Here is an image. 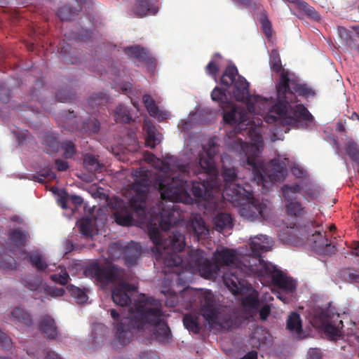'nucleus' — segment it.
<instances>
[{
	"label": "nucleus",
	"instance_id": "obj_48",
	"mask_svg": "<svg viewBox=\"0 0 359 359\" xmlns=\"http://www.w3.org/2000/svg\"><path fill=\"white\" fill-rule=\"evenodd\" d=\"M269 64L271 69L276 73L282 71V63L278 53L273 50L270 54Z\"/></svg>",
	"mask_w": 359,
	"mask_h": 359
},
{
	"label": "nucleus",
	"instance_id": "obj_63",
	"mask_svg": "<svg viewBox=\"0 0 359 359\" xmlns=\"http://www.w3.org/2000/svg\"><path fill=\"white\" fill-rule=\"evenodd\" d=\"M260 319L262 320H266L271 313V307L269 305L266 304L261 308L259 311Z\"/></svg>",
	"mask_w": 359,
	"mask_h": 359
},
{
	"label": "nucleus",
	"instance_id": "obj_31",
	"mask_svg": "<svg viewBox=\"0 0 359 359\" xmlns=\"http://www.w3.org/2000/svg\"><path fill=\"white\" fill-rule=\"evenodd\" d=\"M9 238L15 246H25L29 239V234L27 231L16 229L10 233Z\"/></svg>",
	"mask_w": 359,
	"mask_h": 359
},
{
	"label": "nucleus",
	"instance_id": "obj_44",
	"mask_svg": "<svg viewBox=\"0 0 359 359\" xmlns=\"http://www.w3.org/2000/svg\"><path fill=\"white\" fill-rule=\"evenodd\" d=\"M338 34L339 37L344 41L346 45L351 49L355 46V43L352 37V32L344 27H338Z\"/></svg>",
	"mask_w": 359,
	"mask_h": 359
},
{
	"label": "nucleus",
	"instance_id": "obj_13",
	"mask_svg": "<svg viewBox=\"0 0 359 359\" xmlns=\"http://www.w3.org/2000/svg\"><path fill=\"white\" fill-rule=\"evenodd\" d=\"M315 316L319 320L325 333L330 337L340 336L343 322L339 320V315H330L328 309H320L316 311Z\"/></svg>",
	"mask_w": 359,
	"mask_h": 359
},
{
	"label": "nucleus",
	"instance_id": "obj_38",
	"mask_svg": "<svg viewBox=\"0 0 359 359\" xmlns=\"http://www.w3.org/2000/svg\"><path fill=\"white\" fill-rule=\"evenodd\" d=\"M123 248L124 243H122L120 241H116L110 244L107 250L109 258L112 260H116L122 257Z\"/></svg>",
	"mask_w": 359,
	"mask_h": 359
},
{
	"label": "nucleus",
	"instance_id": "obj_45",
	"mask_svg": "<svg viewBox=\"0 0 359 359\" xmlns=\"http://www.w3.org/2000/svg\"><path fill=\"white\" fill-rule=\"evenodd\" d=\"M95 208V205L88 207L86 204L83 207L86 215L81 218V221H78L76 224H92L93 220L96 219L94 215Z\"/></svg>",
	"mask_w": 359,
	"mask_h": 359
},
{
	"label": "nucleus",
	"instance_id": "obj_62",
	"mask_svg": "<svg viewBox=\"0 0 359 359\" xmlns=\"http://www.w3.org/2000/svg\"><path fill=\"white\" fill-rule=\"evenodd\" d=\"M234 2L238 3L246 8H259L262 7V5L260 3L252 2V0H233Z\"/></svg>",
	"mask_w": 359,
	"mask_h": 359
},
{
	"label": "nucleus",
	"instance_id": "obj_20",
	"mask_svg": "<svg viewBox=\"0 0 359 359\" xmlns=\"http://www.w3.org/2000/svg\"><path fill=\"white\" fill-rule=\"evenodd\" d=\"M133 189L135 194L131 198V205L135 209L144 212L145 201L147 197V187L142 184H135Z\"/></svg>",
	"mask_w": 359,
	"mask_h": 359
},
{
	"label": "nucleus",
	"instance_id": "obj_25",
	"mask_svg": "<svg viewBox=\"0 0 359 359\" xmlns=\"http://www.w3.org/2000/svg\"><path fill=\"white\" fill-rule=\"evenodd\" d=\"M286 327L290 332L298 336L302 334V320L298 313L292 312L289 315L286 322Z\"/></svg>",
	"mask_w": 359,
	"mask_h": 359
},
{
	"label": "nucleus",
	"instance_id": "obj_27",
	"mask_svg": "<svg viewBox=\"0 0 359 359\" xmlns=\"http://www.w3.org/2000/svg\"><path fill=\"white\" fill-rule=\"evenodd\" d=\"M44 151L48 154L56 153L60 147L57 137L52 133H46L43 137Z\"/></svg>",
	"mask_w": 359,
	"mask_h": 359
},
{
	"label": "nucleus",
	"instance_id": "obj_54",
	"mask_svg": "<svg viewBox=\"0 0 359 359\" xmlns=\"http://www.w3.org/2000/svg\"><path fill=\"white\" fill-rule=\"evenodd\" d=\"M57 101L61 102H70L74 99V94L69 89L65 88L56 93Z\"/></svg>",
	"mask_w": 359,
	"mask_h": 359
},
{
	"label": "nucleus",
	"instance_id": "obj_43",
	"mask_svg": "<svg viewBox=\"0 0 359 359\" xmlns=\"http://www.w3.org/2000/svg\"><path fill=\"white\" fill-rule=\"evenodd\" d=\"M70 294L74 297L78 304H83L88 300V296L85 291L78 287L70 285L67 287Z\"/></svg>",
	"mask_w": 359,
	"mask_h": 359
},
{
	"label": "nucleus",
	"instance_id": "obj_26",
	"mask_svg": "<svg viewBox=\"0 0 359 359\" xmlns=\"http://www.w3.org/2000/svg\"><path fill=\"white\" fill-rule=\"evenodd\" d=\"M199 316L196 313H189L184 316L183 324L184 327L194 334H198L201 331V325L198 322Z\"/></svg>",
	"mask_w": 359,
	"mask_h": 359
},
{
	"label": "nucleus",
	"instance_id": "obj_3",
	"mask_svg": "<svg viewBox=\"0 0 359 359\" xmlns=\"http://www.w3.org/2000/svg\"><path fill=\"white\" fill-rule=\"evenodd\" d=\"M277 102L269 108L264 121L269 124L277 123L283 127L280 131L287 133L290 127H306L311 124L313 117L302 104L294 107L290 103L297 102V95L303 97L314 96V90L306 84L299 83L297 79H290L289 73L283 70L276 85Z\"/></svg>",
	"mask_w": 359,
	"mask_h": 359
},
{
	"label": "nucleus",
	"instance_id": "obj_51",
	"mask_svg": "<svg viewBox=\"0 0 359 359\" xmlns=\"http://www.w3.org/2000/svg\"><path fill=\"white\" fill-rule=\"evenodd\" d=\"M61 148L64 151L63 156L65 158H72L76 151V146L72 141L62 142L61 144Z\"/></svg>",
	"mask_w": 359,
	"mask_h": 359
},
{
	"label": "nucleus",
	"instance_id": "obj_22",
	"mask_svg": "<svg viewBox=\"0 0 359 359\" xmlns=\"http://www.w3.org/2000/svg\"><path fill=\"white\" fill-rule=\"evenodd\" d=\"M216 261L221 265L230 266V265H236L238 262H241L243 264L241 260H238V258L234 250L224 248L221 251L218 252L216 255Z\"/></svg>",
	"mask_w": 359,
	"mask_h": 359
},
{
	"label": "nucleus",
	"instance_id": "obj_37",
	"mask_svg": "<svg viewBox=\"0 0 359 359\" xmlns=\"http://www.w3.org/2000/svg\"><path fill=\"white\" fill-rule=\"evenodd\" d=\"M152 4L150 0H139L133 8V12L138 17L144 16L151 10Z\"/></svg>",
	"mask_w": 359,
	"mask_h": 359
},
{
	"label": "nucleus",
	"instance_id": "obj_36",
	"mask_svg": "<svg viewBox=\"0 0 359 359\" xmlns=\"http://www.w3.org/2000/svg\"><path fill=\"white\" fill-rule=\"evenodd\" d=\"M297 9L303 11L308 18L315 20L320 19L318 13L316 11L313 7L311 6L309 4L301 0H294Z\"/></svg>",
	"mask_w": 359,
	"mask_h": 359
},
{
	"label": "nucleus",
	"instance_id": "obj_47",
	"mask_svg": "<svg viewBox=\"0 0 359 359\" xmlns=\"http://www.w3.org/2000/svg\"><path fill=\"white\" fill-rule=\"evenodd\" d=\"M35 181L43 183L46 179L53 180L56 179L55 173L52 170L51 168L46 167L38 172L37 176H34Z\"/></svg>",
	"mask_w": 359,
	"mask_h": 359
},
{
	"label": "nucleus",
	"instance_id": "obj_16",
	"mask_svg": "<svg viewBox=\"0 0 359 359\" xmlns=\"http://www.w3.org/2000/svg\"><path fill=\"white\" fill-rule=\"evenodd\" d=\"M201 251L192 252L190 255L191 262L198 267L203 276L206 278H210L217 273L218 267L209 259L205 258Z\"/></svg>",
	"mask_w": 359,
	"mask_h": 359
},
{
	"label": "nucleus",
	"instance_id": "obj_6",
	"mask_svg": "<svg viewBox=\"0 0 359 359\" xmlns=\"http://www.w3.org/2000/svg\"><path fill=\"white\" fill-rule=\"evenodd\" d=\"M320 226H285L280 231L279 239L284 243L299 246L306 242L313 244L314 250L320 254L330 255L336 250L335 245L329 241L330 234L334 231L336 226H327L328 231L322 232L316 229Z\"/></svg>",
	"mask_w": 359,
	"mask_h": 359
},
{
	"label": "nucleus",
	"instance_id": "obj_8",
	"mask_svg": "<svg viewBox=\"0 0 359 359\" xmlns=\"http://www.w3.org/2000/svg\"><path fill=\"white\" fill-rule=\"evenodd\" d=\"M226 201L235 206H239V214L249 222L259 217L265 219L266 205L253 197L252 192L246 190L238 184H231L224 191Z\"/></svg>",
	"mask_w": 359,
	"mask_h": 359
},
{
	"label": "nucleus",
	"instance_id": "obj_35",
	"mask_svg": "<svg viewBox=\"0 0 359 359\" xmlns=\"http://www.w3.org/2000/svg\"><path fill=\"white\" fill-rule=\"evenodd\" d=\"M261 239L259 238H257L255 240H252L250 243V249L252 255H245L242 257V262L243 263V258L245 257H261V254L262 252H266L269 250V247L265 245H263L259 243Z\"/></svg>",
	"mask_w": 359,
	"mask_h": 359
},
{
	"label": "nucleus",
	"instance_id": "obj_14",
	"mask_svg": "<svg viewBox=\"0 0 359 359\" xmlns=\"http://www.w3.org/2000/svg\"><path fill=\"white\" fill-rule=\"evenodd\" d=\"M243 266L247 273L257 274L260 276H273L280 271L271 263L266 262L262 257L243 258Z\"/></svg>",
	"mask_w": 359,
	"mask_h": 359
},
{
	"label": "nucleus",
	"instance_id": "obj_12",
	"mask_svg": "<svg viewBox=\"0 0 359 359\" xmlns=\"http://www.w3.org/2000/svg\"><path fill=\"white\" fill-rule=\"evenodd\" d=\"M222 175L225 181V184L222 193H221L220 189H219V184H217V191H214L212 193V195L214 196L213 197L215 198V200L217 201L218 205L217 208H208V206L205 205L206 201L205 198H195L196 200L198 201L199 203H202L204 208L207 211L215 212L217 211L219 209H220V208L222 207L223 205V201H222V198L226 200V196H224V191L226 188L231 185V184H236L235 181L237 179V174L235 168H228L224 166L222 170ZM217 183L219 182H217Z\"/></svg>",
	"mask_w": 359,
	"mask_h": 359
},
{
	"label": "nucleus",
	"instance_id": "obj_29",
	"mask_svg": "<svg viewBox=\"0 0 359 359\" xmlns=\"http://www.w3.org/2000/svg\"><path fill=\"white\" fill-rule=\"evenodd\" d=\"M178 252L164 250L163 263L166 267H179L183 263V259L177 254Z\"/></svg>",
	"mask_w": 359,
	"mask_h": 359
},
{
	"label": "nucleus",
	"instance_id": "obj_32",
	"mask_svg": "<svg viewBox=\"0 0 359 359\" xmlns=\"http://www.w3.org/2000/svg\"><path fill=\"white\" fill-rule=\"evenodd\" d=\"M11 315L16 323L26 326H30L32 324V318L30 314L20 308L14 309Z\"/></svg>",
	"mask_w": 359,
	"mask_h": 359
},
{
	"label": "nucleus",
	"instance_id": "obj_4",
	"mask_svg": "<svg viewBox=\"0 0 359 359\" xmlns=\"http://www.w3.org/2000/svg\"><path fill=\"white\" fill-rule=\"evenodd\" d=\"M261 136L257 137L256 143L248 144L241 138L236 137L229 143V147L241 156V164L245 168L252 171L253 180L258 184L266 187L268 183L281 181L287 175L286 164L277 158L272 159L268 167L259 159L260 147H262Z\"/></svg>",
	"mask_w": 359,
	"mask_h": 359
},
{
	"label": "nucleus",
	"instance_id": "obj_61",
	"mask_svg": "<svg viewBox=\"0 0 359 359\" xmlns=\"http://www.w3.org/2000/svg\"><path fill=\"white\" fill-rule=\"evenodd\" d=\"M11 98V90L4 83L0 84V100L3 102H8Z\"/></svg>",
	"mask_w": 359,
	"mask_h": 359
},
{
	"label": "nucleus",
	"instance_id": "obj_56",
	"mask_svg": "<svg viewBox=\"0 0 359 359\" xmlns=\"http://www.w3.org/2000/svg\"><path fill=\"white\" fill-rule=\"evenodd\" d=\"M302 187L300 185L295 184L293 185L285 184L282 187L283 195L285 198H291L290 193L296 194L300 192Z\"/></svg>",
	"mask_w": 359,
	"mask_h": 359
},
{
	"label": "nucleus",
	"instance_id": "obj_7",
	"mask_svg": "<svg viewBox=\"0 0 359 359\" xmlns=\"http://www.w3.org/2000/svg\"><path fill=\"white\" fill-rule=\"evenodd\" d=\"M220 84L226 89L233 86L232 95L238 102L246 104L248 111L252 114H260L259 104L266 108L268 100L259 95H251L250 94V83L243 76L238 74L237 67L234 65H228L224 71Z\"/></svg>",
	"mask_w": 359,
	"mask_h": 359
},
{
	"label": "nucleus",
	"instance_id": "obj_1",
	"mask_svg": "<svg viewBox=\"0 0 359 359\" xmlns=\"http://www.w3.org/2000/svg\"><path fill=\"white\" fill-rule=\"evenodd\" d=\"M218 151V146L213 139H210L203 145V151L199 153L198 162L193 165H178L177 172L172 177L168 183L161 182L160 191L163 200L172 202L189 203L192 202L188 192L189 178L191 172L193 175L204 173L206 178L201 182L193 181L190 191L195 198L205 199V205L208 208H217V201L212 196V193L217 191L218 170L215 162V155Z\"/></svg>",
	"mask_w": 359,
	"mask_h": 359
},
{
	"label": "nucleus",
	"instance_id": "obj_64",
	"mask_svg": "<svg viewBox=\"0 0 359 359\" xmlns=\"http://www.w3.org/2000/svg\"><path fill=\"white\" fill-rule=\"evenodd\" d=\"M322 353L317 348H310L308 351V359H321Z\"/></svg>",
	"mask_w": 359,
	"mask_h": 359
},
{
	"label": "nucleus",
	"instance_id": "obj_23",
	"mask_svg": "<svg viewBox=\"0 0 359 359\" xmlns=\"http://www.w3.org/2000/svg\"><path fill=\"white\" fill-rule=\"evenodd\" d=\"M273 283L278 288L292 293L296 290V283L294 280L284 276L281 271H278L273 276Z\"/></svg>",
	"mask_w": 359,
	"mask_h": 359
},
{
	"label": "nucleus",
	"instance_id": "obj_28",
	"mask_svg": "<svg viewBox=\"0 0 359 359\" xmlns=\"http://www.w3.org/2000/svg\"><path fill=\"white\" fill-rule=\"evenodd\" d=\"M85 168L90 172H101L103 165L100 163L95 156L90 154H86L83 157Z\"/></svg>",
	"mask_w": 359,
	"mask_h": 359
},
{
	"label": "nucleus",
	"instance_id": "obj_5",
	"mask_svg": "<svg viewBox=\"0 0 359 359\" xmlns=\"http://www.w3.org/2000/svg\"><path fill=\"white\" fill-rule=\"evenodd\" d=\"M84 273L87 276L94 278L104 286L118 283L112 289L113 302L122 307L131 304V295L136 287L126 282L128 276L125 269L113 264L100 266L98 263L94 262L86 266Z\"/></svg>",
	"mask_w": 359,
	"mask_h": 359
},
{
	"label": "nucleus",
	"instance_id": "obj_34",
	"mask_svg": "<svg viewBox=\"0 0 359 359\" xmlns=\"http://www.w3.org/2000/svg\"><path fill=\"white\" fill-rule=\"evenodd\" d=\"M23 285L31 291H41L42 290V280L38 276H27L22 279Z\"/></svg>",
	"mask_w": 359,
	"mask_h": 359
},
{
	"label": "nucleus",
	"instance_id": "obj_15",
	"mask_svg": "<svg viewBox=\"0 0 359 359\" xmlns=\"http://www.w3.org/2000/svg\"><path fill=\"white\" fill-rule=\"evenodd\" d=\"M225 286L234 295L242 294L245 289L246 282L239 269H231L225 272L223 276Z\"/></svg>",
	"mask_w": 359,
	"mask_h": 359
},
{
	"label": "nucleus",
	"instance_id": "obj_46",
	"mask_svg": "<svg viewBox=\"0 0 359 359\" xmlns=\"http://www.w3.org/2000/svg\"><path fill=\"white\" fill-rule=\"evenodd\" d=\"M131 120L132 117L128 109L125 107L119 105L115 111V121L129 123Z\"/></svg>",
	"mask_w": 359,
	"mask_h": 359
},
{
	"label": "nucleus",
	"instance_id": "obj_40",
	"mask_svg": "<svg viewBox=\"0 0 359 359\" xmlns=\"http://www.w3.org/2000/svg\"><path fill=\"white\" fill-rule=\"evenodd\" d=\"M144 104L151 116L157 117L159 114L158 107L151 95L146 94L142 97Z\"/></svg>",
	"mask_w": 359,
	"mask_h": 359
},
{
	"label": "nucleus",
	"instance_id": "obj_42",
	"mask_svg": "<svg viewBox=\"0 0 359 359\" xmlns=\"http://www.w3.org/2000/svg\"><path fill=\"white\" fill-rule=\"evenodd\" d=\"M259 22L262 25V29L264 35L267 38H271L272 36V27L270 20L268 18V15L266 11L263 10L259 16Z\"/></svg>",
	"mask_w": 359,
	"mask_h": 359
},
{
	"label": "nucleus",
	"instance_id": "obj_21",
	"mask_svg": "<svg viewBox=\"0 0 359 359\" xmlns=\"http://www.w3.org/2000/svg\"><path fill=\"white\" fill-rule=\"evenodd\" d=\"M241 304L246 311L248 315L247 318L250 319V318H253L259 306V294L257 292L253 290L251 293L243 297Z\"/></svg>",
	"mask_w": 359,
	"mask_h": 359
},
{
	"label": "nucleus",
	"instance_id": "obj_60",
	"mask_svg": "<svg viewBox=\"0 0 359 359\" xmlns=\"http://www.w3.org/2000/svg\"><path fill=\"white\" fill-rule=\"evenodd\" d=\"M44 292L51 297H62L65 293V290L62 287H46L44 288Z\"/></svg>",
	"mask_w": 359,
	"mask_h": 359
},
{
	"label": "nucleus",
	"instance_id": "obj_59",
	"mask_svg": "<svg viewBox=\"0 0 359 359\" xmlns=\"http://www.w3.org/2000/svg\"><path fill=\"white\" fill-rule=\"evenodd\" d=\"M50 278L53 281L65 285L67 283L69 276L66 271H65L61 272L60 273L51 275Z\"/></svg>",
	"mask_w": 359,
	"mask_h": 359
},
{
	"label": "nucleus",
	"instance_id": "obj_18",
	"mask_svg": "<svg viewBox=\"0 0 359 359\" xmlns=\"http://www.w3.org/2000/svg\"><path fill=\"white\" fill-rule=\"evenodd\" d=\"M38 327L44 337L50 340H55L60 333L54 318L49 316H43L39 321Z\"/></svg>",
	"mask_w": 359,
	"mask_h": 359
},
{
	"label": "nucleus",
	"instance_id": "obj_17",
	"mask_svg": "<svg viewBox=\"0 0 359 359\" xmlns=\"http://www.w3.org/2000/svg\"><path fill=\"white\" fill-rule=\"evenodd\" d=\"M142 253V248L139 243L131 241L124 243L122 258L128 267L137 264Z\"/></svg>",
	"mask_w": 359,
	"mask_h": 359
},
{
	"label": "nucleus",
	"instance_id": "obj_52",
	"mask_svg": "<svg viewBox=\"0 0 359 359\" xmlns=\"http://www.w3.org/2000/svg\"><path fill=\"white\" fill-rule=\"evenodd\" d=\"M213 224H233L231 215L227 212H218L214 217Z\"/></svg>",
	"mask_w": 359,
	"mask_h": 359
},
{
	"label": "nucleus",
	"instance_id": "obj_49",
	"mask_svg": "<svg viewBox=\"0 0 359 359\" xmlns=\"http://www.w3.org/2000/svg\"><path fill=\"white\" fill-rule=\"evenodd\" d=\"M76 14V9L71 6H65L60 8L57 13V16L62 21L71 20Z\"/></svg>",
	"mask_w": 359,
	"mask_h": 359
},
{
	"label": "nucleus",
	"instance_id": "obj_10",
	"mask_svg": "<svg viewBox=\"0 0 359 359\" xmlns=\"http://www.w3.org/2000/svg\"><path fill=\"white\" fill-rule=\"evenodd\" d=\"M200 302L201 315L208 323L218 325L226 330L236 326V321L230 315L222 316L218 312L214 294L210 291H205L201 294Z\"/></svg>",
	"mask_w": 359,
	"mask_h": 359
},
{
	"label": "nucleus",
	"instance_id": "obj_11",
	"mask_svg": "<svg viewBox=\"0 0 359 359\" xmlns=\"http://www.w3.org/2000/svg\"><path fill=\"white\" fill-rule=\"evenodd\" d=\"M147 231L153 243L163 250L182 252L185 246L184 236L180 232H172L168 239L163 240L157 226H140Z\"/></svg>",
	"mask_w": 359,
	"mask_h": 359
},
{
	"label": "nucleus",
	"instance_id": "obj_57",
	"mask_svg": "<svg viewBox=\"0 0 359 359\" xmlns=\"http://www.w3.org/2000/svg\"><path fill=\"white\" fill-rule=\"evenodd\" d=\"M0 346L8 351H11L13 348V342L11 339L0 330Z\"/></svg>",
	"mask_w": 359,
	"mask_h": 359
},
{
	"label": "nucleus",
	"instance_id": "obj_41",
	"mask_svg": "<svg viewBox=\"0 0 359 359\" xmlns=\"http://www.w3.org/2000/svg\"><path fill=\"white\" fill-rule=\"evenodd\" d=\"M343 278L349 283H359V268L349 267L341 272Z\"/></svg>",
	"mask_w": 359,
	"mask_h": 359
},
{
	"label": "nucleus",
	"instance_id": "obj_53",
	"mask_svg": "<svg viewBox=\"0 0 359 359\" xmlns=\"http://www.w3.org/2000/svg\"><path fill=\"white\" fill-rule=\"evenodd\" d=\"M107 101V95L104 93H100L97 94L92 95L88 100V104L92 107H96L99 105L102 104L104 102Z\"/></svg>",
	"mask_w": 359,
	"mask_h": 359
},
{
	"label": "nucleus",
	"instance_id": "obj_30",
	"mask_svg": "<svg viewBox=\"0 0 359 359\" xmlns=\"http://www.w3.org/2000/svg\"><path fill=\"white\" fill-rule=\"evenodd\" d=\"M114 215L117 224H132L133 215L127 207L116 210Z\"/></svg>",
	"mask_w": 359,
	"mask_h": 359
},
{
	"label": "nucleus",
	"instance_id": "obj_58",
	"mask_svg": "<svg viewBox=\"0 0 359 359\" xmlns=\"http://www.w3.org/2000/svg\"><path fill=\"white\" fill-rule=\"evenodd\" d=\"M205 70L207 74L216 79L217 75L219 72V66L214 60H211L206 65Z\"/></svg>",
	"mask_w": 359,
	"mask_h": 359
},
{
	"label": "nucleus",
	"instance_id": "obj_2",
	"mask_svg": "<svg viewBox=\"0 0 359 359\" xmlns=\"http://www.w3.org/2000/svg\"><path fill=\"white\" fill-rule=\"evenodd\" d=\"M110 315L116 323V339L113 347L121 348L129 342L135 330L152 327L156 339L165 341L169 339L170 330L165 320L163 306L160 300L152 297L140 298L134 309L129 311L128 316L121 317L115 309Z\"/></svg>",
	"mask_w": 359,
	"mask_h": 359
},
{
	"label": "nucleus",
	"instance_id": "obj_24",
	"mask_svg": "<svg viewBox=\"0 0 359 359\" xmlns=\"http://www.w3.org/2000/svg\"><path fill=\"white\" fill-rule=\"evenodd\" d=\"M285 200V212L292 217H301L306 214L305 208L295 198H288Z\"/></svg>",
	"mask_w": 359,
	"mask_h": 359
},
{
	"label": "nucleus",
	"instance_id": "obj_19",
	"mask_svg": "<svg viewBox=\"0 0 359 359\" xmlns=\"http://www.w3.org/2000/svg\"><path fill=\"white\" fill-rule=\"evenodd\" d=\"M124 52L130 57L137 59L144 62L150 70H154L156 67V60L144 48L140 46H133L126 47Z\"/></svg>",
	"mask_w": 359,
	"mask_h": 359
},
{
	"label": "nucleus",
	"instance_id": "obj_9",
	"mask_svg": "<svg viewBox=\"0 0 359 359\" xmlns=\"http://www.w3.org/2000/svg\"><path fill=\"white\" fill-rule=\"evenodd\" d=\"M227 89L216 86L211 93V98L217 102L220 107L224 111L226 108H230V111L224 112L223 120L225 123L233 125H243L248 121V113L242 107L234 106L230 101L226 94Z\"/></svg>",
	"mask_w": 359,
	"mask_h": 359
},
{
	"label": "nucleus",
	"instance_id": "obj_55",
	"mask_svg": "<svg viewBox=\"0 0 359 359\" xmlns=\"http://www.w3.org/2000/svg\"><path fill=\"white\" fill-rule=\"evenodd\" d=\"M156 129L154 126L149 127L147 130L146 143L148 147L152 149L158 143V139L156 137Z\"/></svg>",
	"mask_w": 359,
	"mask_h": 359
},
{
	"label": "nucleus",
	"instance_id": "obj_50",
	"mask_svg": "<svg viewBox=\"0 0 359 359\" xmlns=\"http://www.w3.org/2000/svg\"><path fill=\"white\" fill-rule=\"evenodd\" d=\"M0 269L4 270H13L16 269V262L15 259L11 255L0 256Z\"/></svg>",
	"mask_w": 359,
	"mask_h": 359
},
{
	"label": "nucleus",
	"instance_id": "obj_33",
	"mask_svg": "<svg viewBox=\"0 0 359 359\" xmlns=\"http://www.w3.org/2000/svg\"><path fill=\"white\" fill-rule=\"evenodd\" d=\"M100 128L99 121L95 118L90 117L83 123L81 130L83 135H90L97 133Z\"/></svg>",
	"mask_w": 359,
	"mask_h": 359
},
{
	"label": "nucleus",
	"instance_id": "obj_39",
	"mask_svg": "<svg viewBox=\"0 0 359 359\" xmlns=\"http://www.w3.org/2000/svg\"><path fill=\"white\" fill-rule=\"evenodd\" d=\"M29 261L32 265L39 271H43L48 267L46 261L38 252H34L30 254Z\"/></svg>",
	"mask_w": 359,
	"mask_h": 359
}]
</instances>
